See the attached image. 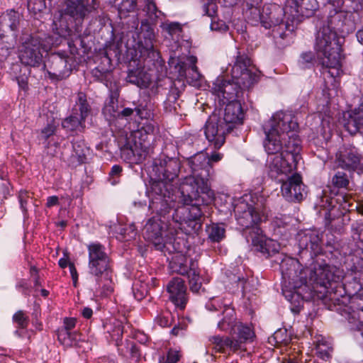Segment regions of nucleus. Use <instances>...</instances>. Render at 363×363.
Segmentation results:
<instances>
[{"label": "nucleus", "instance_id": "48", "mask_svg": "<svg viewBox=\"0 0 363 363\" xmlns=\"http://www.w3.org/2000/svg\"><path fill=\"white\" fill-rule=\"evenodd\" d=\"M181 357L182 354L180 351L169 349L166 356L160 357L158 363H177Z\"/></svg>", "mask_w": 363, "mask_h": 363}, {"label": "nucleus", "instance_id": "51", "mask_svg": "<svg viewBox=\"0 0 363 363\" xmlns=\"http://www.w3.org/2000/svg\"><path fill=\"white\" fill-rule=\"evenodd\" d=\"M225 1L230 5H233L235 2V0H225ZM203 11L207 16H213L216 13V5L213 0H208L206 2L203 1Z\"/></svg>", "mask_w": 363, "mask_h": 363}, {"label": "nucleus", "instance_id": "41", "mask_svg": "<svg viewBox=\"0 0 363 363\" xmlns=\"http://www.w3.org/2000/svg\"><path fill=\"white\" fill-rule=\"evenodd\" d=\"M57 339L64 347H71L77 345L79 339V334L76 331L66 332L65 330H59Z\"/></svg>", "mask_w": 363, "mask_h": 363}, {"label": "nucleus", "instance_id": "30", "mask_svg": "<svg viewBox=\"0 0 363 363\" xmlns=\"http://www.w3.org/2000/svg\"><path fill=\"white\" fill-rule=\"evenodd\" d=\"M95 286L93 290L96 296L108 297L113 292V283L108 276V272L104 276L94 277Z\"/></svg>", "mask_w": 363, "mask_h": 363}, {"label": "nucleus", "instance_id": "44", "mask_svg": "<svg viewBox=\"0 0 363 363\" xmlns=\"http://www.w3.org/2000/svg\"><path fill=\"white\" fill-rule=\"evenodd\" d=\"M136 115L145 121H153L154 109L153 106L150 103H140L135 108Z\"/></svg>", "mask_w": 363, "mask_h": 363}, {"label": "nucleus", "instance_id": "64", "mask_svg": "<svg viewBox=\"0 0 363 363\" xmlns=\"http://www.w3.org/2000/svg\"><path fill=\"white\" fill-rule=\"evenodd\" d=\"M123 333V330L121 324L117 323V324L115 325L114 330H113V333L111 335L114 340L118 342V340H121Z\"/></svg>", "mask_w": 363, "mask_h": 363}, {"label": "nucleus", "instance_id": "8", "mask_svg": "<svg viewBox=\"0 0 363 363\" xmlns=\"http://www.w3.org/2000/svg\"><path fill=\"white\" fill-rule=\"evenodd\" d=\"M95 4V0H66L64 13L59 11L54 15L52 30L60 37L67 39L70 47L79 38V35L69 28L66 16L81 21L94 9Z\"/></svg>", "mask_w": 363, "mask_h": 363}, {"label": "nucleus", "instance_id": "15", "mask_svg": "<svg viewBox=\"0 0 363 363\" xmlns=\"http://www.w3.org/2000/svg\"><path fill=\"white\" fill-rule=\"evenodd\" d=\"M335 160L342 169L363 173V157L354 146L340 147L336 153Z\"/></svg>", "mask_w": 363, "mask_h": 363}, {"label": "nucleus", "instance_id": "42", "mask_svg": "<svg viewBox=\"0 0 363 363\" xmlns=\"http://www.w3.org/2000/svg\"><path fill=\"white\" fill-rule=\"evenodd\" d=\"M206 233L211 241L218 242L224 238L225 230L222 225L212 223L206 227Z\"/></svg>", "mask_w": 363, "mask_h": 363}, {"label": "nucleus", "instance_id": "31", "mask_svg": "<svg viewBox=\"0 0 363 363\" xmlns=\"http://www.w3.org/2000/svg\"><path fill=\"white\" fill-rule=\"evenodd\" d=\"M223 318L218 323V328L221 331L235 333V328L238 322L236 321L234 309L227 307L223 311Z\"/></svg>", "mask_w": 363, "mask_h": 363}, {"label": "nucleus", "instance_id": "36", "mask_svg": "<svg viewBox=\"0 0 363 363\" xmlns=\"http://www.w3.org/2000/svg\"><path fill=\"white\" fill-rule=\"evenodd\" d=\"M233 334L236 335L237 337V339L233 340V341L238 342L239 349L242 348L243 343L251 340L255 335L252 328L241 322H238L235 328V333Z\"/></svg>", "mask_w": 363, "mask_h": 363}, {"label": "nucleus", "instance_id": "33", "mask_svg": "<svg viewBox=\"0 0 363 363\" xmlns=\"http://www.w3.org/2000/svg\"><path fill=\"white\" fill-rule=\"evenodd\" d=\"M85 121L83 118L72 113L69 116L62 121V126L69 131L82 132L86 128Z\"/></svg>", "mask_w": 363, "mask_h": 363}, {"label": "nucleus", "instance_id": "24", "mask_svg": "<svg viewBox=\"0 0 363 363\" xmlns=\"http://www.w3.org/2000/svg\"><path fill=\"white\" fill-rule=\"evenodd\" d=\"M174 207V198L173 195L167 196L165 194H162L161 189L158 196L155 198L150 203V208L157 213L155 216L161 219L163 218L164 220H166L167 216Z\"/></svg>", "mask_w": 363, "mask_h": 363}, {"label": "nucleus", "instance_id": "21", "mask_svg": "<svg viewBox=\"0 0 363 363\" xmlns=\"http://www.w3.org/2000/svg\"><path fill=\"white\" fill-rule=\"evenodd\" d=\"M298 246L303 252H309L310 255H317L321 251V239L319 234L315 230H306L298 234Z\"/></svg>", "mask_w": 363, "mask_h": 363}, {"label": "nucleus", "instance_id": "57", "mask_svg": "<svg viewBox=\"0 0 363 363\" xmlns=\"http://www.w3.org/2000/svg\"><path fill=\"white\" fill-rule=\"evenodd\" d=\"M215 14H216V13L213 16H210L213 17V16ZM211 28L213 30H216V31H220V32H225L228 30V27L223 21H221V20L216 21L215 18H213L212 21H211Z\"/></svg>", "mask_w": 363, "mask_h": 363}, {"label": "nucleus", "instance_id": "1", "mask_svg": "<svg viewBox=\"0 0 363 363\" xmlns=\"http://www.w3.org/2000/svg\"><path fill=\"white\" fill-rule=\"evenodd\" d=\"M263 145L269 155L267 167L272 178L282 182L281 191L289 202H300L304 198L306 186L300 174L294 172L301 159L298 124L289 113L279 111L263 125Z\"/></svg>", "mask_w": 363, "mask_h": 363}, {"label": "nucleus", "instance_id": "59", "mask_svg": "<svg viewBox=\"0 0 363 363\" xmlns=\"http://www.w3.org/2000/svg\"><path fill=\"white\" fill-rule=\"evenodd\" d=\"M122 172V167L120 165H113L110 172L109 181L111 184L115 185L118 183V177Z\"/></svg>", "mask_w": 363, "mask_h": 363}, {"label": "nucleus", "instance_id": "14", "mask_svg": "<svg viewBox=\"0 0 363 363\" xmlns=\"http://www.w3.org/2000/svg\"><path fill=\"white\" fill-rule=\"evenodd\" d=\"M231 130L232 127L225 125L216 116L209 117L204 126L206 138L215 149L223 145L226 133Z\"/></svg>", "mask_w": 363, "mask_h": 363}, {"label": "nucleus", "instance_id": "52", "mask_svg": "<svg viewBox=\"0 0 363 363\" xmlns=\"http://www.w3.org/2000/svg\"><path fill=\"white\" fill-rule=\"evenodd\" d=\"M333 184L337 188H346L349 180L345 173L338 172L333 177Z\"/></svg>", "mask_w": 363, "mask_h": 363}, {"label": "nucleus", "instance_id": "2", "mask_svg": "<svg viewBox=\"0 0 363 363\" xmlns=\"http://www.w3.org/2000/svg\"><path fill=\"white\" fill-rule=\"evenodd\" d=\"M282 294L294 306L303 300H323L329 308L330 294L336 291L343 279V269L325 262L316 261L310 267L303 268L298 259L285 257L280 263Z\"/></svg>", "mask_w": 363, "mask_h": 363}, {"label": "nucleus", "instance_id": "62", "mask_svg": "<svg viewBox=\"0 0 363 363\" xmlns=\"http://www.w3.org/2000/svg\"><path fill=\"white\" fill-rule=\"evenodd\" d=\"M11 47L5 46L4 42H0V61L5 60L11 53Z\"/></svg>", "mask_w": 363, "mask_h": 363}, {"label": "nucleus", "instance_id": "13", "mask_svg": "<svg viewBox=\"0 0 363 363\" xmlns=\"http://www.w3.org/2000/svg\"><path fill=\"white\" fill-rule=\"evenodd\" d=\"M243 89L242 85L236 80L232 79L227 81L217 78L213 83L211 92L215 96V101H218L220 106H223L227 102L239 100Z\"/></svg>", "mask_w": 363, "mask_h": 363}, {"label": "nucleus", "instance_id": "22", "mask_svg": "<svg viewBox=\"0 0 363 363\" xmlns=\"http://www.w3.org/2000/svg\"><path fill=\"white\" fill-rule=\"evenodd\" d=\"M244 116V111L240 100L225 103L223 121L225 125H230L233 129L235 125L242 123Z\"/></svg>", "mask_w": 363, "mask_h": 363}, {"label": "nucleus", "instance_id": "20", "mask_svg": "<svg viewBox=\"0 0 363 363\" xmlns=\"http://www.w3.org/2000/svg\"><path fill=\"white\" fill-rule=\"evenodd\" d=\"M169 300L180 309H184L186 305L188 298L186 287L182 278H173L167 286Z\"/></svg>", "mask_w": 363, "mask_h": 363}, {"label": "nucleus", "instance_id": "49", "mask_svg": "<svg viewBox=\"0 0 363 363\" xmlns=\"http://www.w3.org/2000/svg\"><path fill=\"white\" fill-rule=\"evenodd\" d=\"M117 101L115 100L113 97H111L108 102L106 103L104 108L103 113L106 117H109L110 120L116 118L117 112Z\"/></svg>", "mask_w": 363, "mask_h": 363}, {"label": "nucleus", "instance_id": "11", "mask_svg": "<svg viewBox=\"0 0 363 363\" xmlns=\"http://www.w3.org/2000/svg\"><path fill=\"white\" fill-rule=\"evenodd\" d=\"M89 274L94 277L104 276L109 269V257L105 247L98 242L87 245Z\"/></svg>", "mask_w": 363, "mask_h": 363}, {"label": "nucleus", "instance_id": "9", "mask_svg": "<svg viewBox=\"0 0 363 363\" xmlns=\"http://www.w3.org/2000/svg\"><path fill=\"white\" fill-rule=\"evenodd\" d=\"M54 45L52 38H44L37 34L24 33L20 38L18 57L26 67H38L43 62V52H48Z\"/></svg>", "mask_w": 363, "mask_h": 363}, {"label": "nucleus", "instance_id": "29", "mask_svg": "<svg viewBox=\"0 0 363 363\" xmlns=\"http://www.w3.org/2000/svg\"><path fill=\"white\" fill-rule=\"evenodd\" d=\"M19 26V13L13 10L0 18V42H4L5 33L8 29L11 31L18 30Z\"/></svg>", "mask_w": 363, "mask_h": 363}, {"label": "nucleus", "instance_id": "39", "mask_svg": "<svg viewBox=\"0 0 363 363\" xmlns=\"http://www.w3.org/2000/svg\"><path fill=\"white\" fill-rule=\"evenodd\" d=\"M180 91L178 88L172 86L167 94L166 100L164 101V109L167 113H177L180 105L178 99Z\"/></svg>", "mask_w": 363, "mask_h": 363}, {"label": "nucleus", "instance_id": "50", "mask_svg": "<svg viewBox=\"0 0 363 363\" xmlns=\"http://www.w3.org/2000/svg\"><path fill=\"white\" fill-rule=\"evenodd\" d=\"M119 0H116V2ZM137 6V0H121L118 4V12L121 14L133 11Z\"/></svg>", "mask_w": 363, "mask_h": 363}, {"label": "nucleus", "instance_id": "18", "mask_svg": "<svg viewBox=\"0 0 363 363\" xmlns=\"http://www.w3.org/2000/svg\"><path fill=\"white\" fill-rule=\"evenodd\" d=\"M296 20L289 21H283L282 19L274 24L271 30V35L274 43L279 48H284L289 45L294 38L296 26Z\"/></svg>", "mask_w": 363, "mask_h": 363}, {"label": "nucleus", "instance_id": "23", "mask_svg": "<svg viewBox=\"0 0 363 363\" xmlns=\"http://www.w3.org/2000/svg\"><path fill=\"white\" fill-rule=\"evenodd\" d=\"M170 251L169 252H175L172 255L169 267L172 272H175L182 275H186L190 272V262L187 259V257L182 253L180 252V248L175 246V242H174L170 246Z\"/></svg>", "mask_w": 363, "mask_h": 363}, {"label": "nucleus", "instance_id": "28", "mask_svg": "<svg viewBox=\"0 0 363 363\" xmlns=\"http://www.w3.org/2000/svg\"><path fill=\"white\" fill-rule=\"evenodd\" d=\"M319 205L327 210L325 213L326 218L330 216L331 211L337 207V205H338V209L341 208L343 211H350L351 207L349 200L342 194H337L335 197L331 198L324 196Z\"/></svg>", "mask_w": 363, "mask_h": 363}, {"label": "nucleus", "instance_id": "63", "mask_svg": "<svg viewBox=\"0 0 363 363\" xmlns=\"http://www.w3.org/2000/svg\"><path fill=\"white\" fill-rule=\"evenodd\" d=\"M56 128L52 124H48L47 126H45L42 130L41 133L43 135V137L47 140L49 138L51 135H52L55 132Z\"/></svg>", "mask_w": 363, "mask_h": 363}, {"label": "nucleus", "instance_id": "55", "mask_svg": "<svg viewBox=\"0 0 363 363\" xmlns=\"http://www.w3.org/2000/svg\"><path fill=\"white\" fill-rule=\"evenodd\" d=\"M155 323L162 328L169 327L171 325V315L166 312L159 314L155 318Z\"/></svg>", "mask_w": 363, "mask_h": 363}, {"label": "nucleus", "instance_id": "19", "mask_svg": "<svg viewBox=\"0 0 363 363\" xmlns=\"http://www.w3.org/2000/svg\"><path fill=\"white\" fill-rule=\"evenodd\" d=\"M138 48L141 56H155L153 41L154 30L147 21L141 23L140 31L137 33Z\"/></svg>", "mask_w": 363, "mask_h": 363}, {"label": "nucleus", "instance_id": "35", "mask_svg": "<svg viewBox=\"0 0 363 363\" xmlns=\"http://www.w3.org/2000/svg\"><path fill=\"white\" fill-rule=\"evenodd\" d=\"M186 275L189 278L190 290L193 293H198L201 288V281L196 260L191 259L190 272Z\"/></svg>", "mask_w": 363, "mask_h": 363}, {"label": "nucleus", "instance_id": "25", "mask_svg": "<svg viewBox=\"0 0 363 363\" xmlns=\"http://www.w3.org/2000/svg\"><path fill=\"white\" fill-rule=\"evenodd\" d=\"M187 61L189 65L185 69L183 67H181L179 70V75L184 77L186 82L194 87L199 88L201 86L203 82V77L199 72L198 68L196 65L197 62V58L195 56H189L187 57Z\"/></svg>", "mask_w": 363, "mask_h": 363}, {"label": "nucleus", "instance_id": "45", "mask_svg": "<svg viewBox=\"0 0 363 363\" xmlns=\"http://www.w3.org/2000/svg\"><path fill=\"white\" fill-rule=\"evenodd\" d=\"M264 7L273 8V11H271V13L267 15L268 18L266 19L268 22L269 26H263L266 29H270L274 24L277 23L282 19L284 11L282 9L276 4H267L264 5Z\"/></svg>", "mask_w": 363, "mask_h": 363}, {"label": "nucleus", "instance_id": "60", "mask_svg": "<svg viewBox=\"0 0 363 363\" xmlns=\"http://www.w3.org/2000/svg\"><path fill=\"white\" fill-rule=\"evenodd\" d=\"M121 234L123 235V238L128 240L136 235L135 229L133 225H130L128 228H122Z\"/></svg>", "mask_w": 363, "mask_h": 363}, {"label": "nucleus", "instance_id": "47", "mask_svg": "<svg viewBox=\"0 0 363 363\" xmlns=\"http://www.w3.org/2000/svg\"><path fill=\"white\" fill-rule=\"evenodd\" d=\"M145 2L144 11H145L147 16L151 20H155L159 18L161 11L158 10L154 1L145 0Z\"/></svg>", "mask_w": 363, "mask_h": 363}, {"label": "nucleus", "instance_id": "27", "mask_svg": "<svg viewBox=\"0 0 363 363\" xmlns=\"http://www.w3.org/2000/svg\"><path fill=\"white\" fill-rule=\"evenodd\" d=\"M259 1L260 0H252L250 6L246 11L247 18L249 22L252 25H257L258 23H260L262 26H269L266 19L268 18L267 15L271 13V11H273V8L264 7V6L261 12L257 6Z\"/></svg>", "mask_w": 363, "mask_h": 363}, {"label": "nucleus", "instance_id": "54", "mask_svg": "<svg viewBox=\"0 0 363 363\" xmlns=\"http://www.w3.org/2000/svg\"><path fill=\"white\" fill-rule=\"evenodd\" d=\"M162 28L163 30L166 31L172 37H173L175 35H179L182 31L180 24L176 22L164 23L163 24Z\"/></svg>", "mask_w": 363, "mask_h": 363}, {"label": "nucleus", "instance_id": "53", "mask_svg": "<svg viewBox=\"0 0 363 363\" xmlns=\"http://www.w3.org/2000/svg\"><path fill=\"white\" fill-rule=\"evenodd\" d=\"M314 60V55L312 52H303L298 60L299 66L302 68L310 67Z\"/></svg>", "mask_w": 363, "mask_h": 363}, {"label": "nucleus", "instance_id": "58", "mask_svg": "<svg viewBox=\"0 0 363 363\" xmlns=\"http://www.w3.org/2000/svg\"><path fill=\"white\" fill-rule=\"evenodd\" d=\"M135 111V108H123L121 112H118L117 113L116 121V122H118L121 120H125V123L128 122V121L131 118V116L133 115Z\"/></svg>", "mask_w": 363, "mask_h": 363}, {"label": "nucleus", "instance_id": "3", "mask_svg": "<svg viewBox=\"0 0 363 363\" xmlns=\"http://www.w3.org/2000/svg\"><path fill=\"white\" fill-rule=\"evenodd\" d=\"M182 198L184 205L174 210L171 220H164L153 216L144 227V238L152 242L157 250L170 251L169 245L176 242L179 231L190 235L201 227L203 213L201 208L193 202L186 203Z\"/></svg>", "mask_w": 363, "mask_h": 363}, {"label": "nucleus", "instance_id": "38", "mask_svg": "<svg viewBox=\"0 0 363 363\" xmlns=\"http://www.w3.org/2000/svg\"><path fill=\"white\" fill-rule=\"evenodd\" d=\"M89 148L82 140L74 141L72 143V153L71 159L73 162L82 164L86 160V155L89 152Z\"/></svg>", "mask_w": 363, "mask_h": 363}, {"label": "nucleus", "instance_id": "56", "mask_svg": "<svg viewBox=\"0 0 363 363\" xmlns=\"http://www.w3.org/2000/svg\"><path fill=\"white\" fill-rule=\"evenodd\" d=\"M13 320L19 328H26L28 324V318L25 315L22 311H17L13 316Z\"/></svg>", "mask_w": 363, "mask_h": 363}, {"label": "nucleus", "instance_id": "16", "mask_svg": "<svg viewBox=\"0 0 363 363\" xmlns=\"http://www.w3.org/2000/svg\"><path fill=\"white\" fill-rule=\"evenodd\" d=\"M318 7L316 0H286L284 12L293 20L301 22L304 18L312 16Z\"/></svg>", "mask_w": 363, "mask_h": 363}, {"label": "nucleus", "instance_id": "46", "mask_svg": "<svg viewBox=\"0 0 363 363\" xmlns=\"http://www.w3.org/2000/svg\"><path fill=\"white\" fill-rule=\"evenodd\" d=\"M206 308L209 311H216L223 308L230 307L228 303L224 302V300L219 297L211 298L205 305Z\"/></svg>", "mask_w": 363, "mask_h": 363}, {"label": "nucleus", "instance_id": "43", "mask_svg": "<svg viewBox=\"0 0 363 363\" xmlns=\"http://www.w3.org/2000/svg\"><path fill=\"white\" fill-rule=\"evenodd\" d=\"M291 338L288 334L286 329H279L274 332L272 337L269 338V343L274 345L276 347L281 345H287L290 343Z\"/></svg>", "mask_w": 363, "mask_h": 363}, {"label": "nucleus", "instance_id": "26", "mask_svg": "<svg viewBox=\"0 0 363 363\" xmlns=\"http://www.w3.org/2000/svg\"><path fill=\"white\" fill-rule=\"evenodd\" d=\"M345 129L350 134L363 133V102L357 109L344 115Z\"/></svg>", "mask_w": 363, "mask_h": 363}, {"label": "nucleus", "instance_id": "12", "mask_svg": "<svg viewBox=\"0 0 363 363\" xmlns=\"http://www.w3.org/2000/svg\"><path fill=\"white\" fill-rule=\"evenodd\" d=\"M68 59V56L63 53L51 54L43 67L45 77L52 82H59L69 77L72 67Z\"/></svg>", "mask_w": 363, "mask_h": 363}, {"label": "nucleus", "instance_id": "40", "mask_svg": "<svg viewBox=\"0 0 363 363\" xmlns=\"http://www.w3.org/2000/svg\"><path fill=\"white\" fill-rule=\"evenodd\" d=\"M316 353L318 357L323 360H328L331 357L333 347L331 342L323 336H319L316 339Z\"/></svg>", "mask_w": 363, "mask_h": 363}, {"label": "nucleus", "instance_id": "17", "mask_svg": "<svg viewBox=\"0 0 363 363\" xmlns=\"http://www.w3.org/2000/svg\"><path fill=\"white\" fill-rule=\"evenodd\" d=\"M153 170L158 180L162 182L173 181L177 177L180 170L178 159L174 157H161L154 162Z\"/></svg>", "mask_w": 363, "mask_h": 363}, {"label": "nucleus", "instance_id": "4", "mask_svg": "<svg viewBox=\"0 0 363 363\" xmlns=\"http://www.w3.org/2000/svg\"><path fill=\"white\" fill-rule=\"evenodd\" d=\"M223 155L213 152L208 156L206 152H200L189 159L191 174L182 182L179 190L186 203L195 201L199 206L208 205L214 199V193L210 188L208 181L213 173V162L220 161Z\"/></svg>", "mask_w": 363, "mask_h": 363}, {"label": "nucleus", "instance_id": "61", "mask_svg": "<svg viewBox=\"0 0 363 363\" xmlns=\"http://www.w3.org/2000/svg\"><path fill=\"white\" fill-rule=\"evenodd\" d=\"M77 320L73 318H66L64 320V325L60 330H65L66 332H71L72 330L75 327Z\"/></svg>", "mask_w": 363, "mask_h": 363}, {"label": "nucleus", "instance_id": "37", "mask_svg": "<svg viewBox=\"0 0 363 363\" xmlns=\"http://www.w3.org/2000/svg\"><path fill=\"white\" fill-rule=\"evenodd\" d=\"M127 81L140 87H146L150 82L149 74L145 73L142 69L137 68L128 72Z\"/></svg>", "mask_w": 363, "mask_h": 363}, {"label": "nucleus", "instance_id": "32", "mask_svg": "<svg viewBox=\"0 0 363 363\" xmlns=\"http://www.w3.org/2000/svg\"><path fill=\"white\" fill-rule=\"evenodd\" d=\"M91 112V107L87 102L86 94L79 92L76 98L75 104L74 105L72 113L86 119Z\"/></svg>", "mask_w": 363, "mask_h": 363}, {"label": "nucleus", "instance_id": "10", "mask_svg": "<svg viewBox=\"0 0 363 363\" xmlns=\"http://www.w3.org/2000/svg\"><path fill=\"white\" fill-rule=\"evenodd\" d=\"M230 75L233 80L238 81V83H240L244 88H250L258 81L259 72L252 67L249 57L238 50Z\"/></svg>", "mask_w": 363, "mask_h": 363}, {"label": "nucleus", "instance_id": "6", "mask_svg": "<svg viewBox=\"0 0 363 363\" xmlns=\"http://www.w3.org/2000/svg\"><path fill=\"white\" fill-rule=\"evenodd\" d=\"M259 210V204L255 203L252 195H244L234 204V213L238 224L243 229L250 230L248 237L255 250L269 257L279 252V244L267 238L258 227L262 220Z\"/></svg>", "mask_w": 363, "mask_h": 363}, {"label": "nucleus", "instance_id": "7", "mask_svg": "<svg viewBox=\"0 0 363 363\" xmlns=\"http://www.w3.org/2000/svg\"><path fill=\"white\" fill-rule=\"evenodd\" d=\"M155 123L145 121L140 123L137 130H133L130 136L133 143L128 138V132L123 129L116 135L121 149V157L130 164H139L147 155L151 143L154 138Z\"/></svg>", "mask_w": 363, "mask_h": 363}, {"label": "nucleus", "instance_id": "34", "mask_svg": "<svg viewBox=\"0 0 363 363\" xmlns=\"http://www.w3.org/2000/svg\"><path fill=\"white\" fill-rule=\"evenodd\" d=\"M209 341L215 345V349L218 351H223L225 349H229L233 351L239 350L238 342H235L228 337H224L220 335H215L211 337Z\"/></svg>", "mask_w": 363, "mask_h": 363}, {"label": "nucleus", "instance_id": "5", "mask_svg": "<svg viewBox=\"0 0 363 363\" xmlns=\"http://www.w3.org/2000/svg\"><path fill=\"white\" fill-rule=\"evenodd\" d=\"M345 15L337 13L331 16L327 24H324L318 31L315 38V50L321 65L328 69V73L333 78L340 77L342 69V45L340 38L337 32L349 33L352 28H348Z\"/></svg>", "mask_w": 363, "mask_h": 363}]
</instances>
